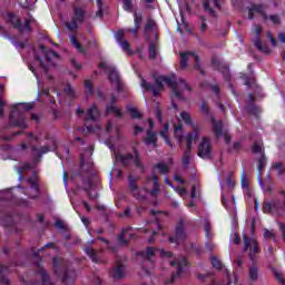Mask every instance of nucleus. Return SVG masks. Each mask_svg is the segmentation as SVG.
Wrapping results in <instances>:
<instances>
[{"label": "nucleus", "instance_id": "obj_6", "mask_svg": "<svg viewBox=\"0 0 285 285\" xmlns=\"http://www.w3.org/2000/svg\"><path fill=\"white\" fill-rule=\"evenodd\" d=\"M170 266L175 268V266H178L177 271L171 274L170 279H166L165 284H175L179 277H181V273H184V266H188V259L186 257H183L178 263L177 261H171Z\"/></svg>", "mask_w": 285, "mask_h": 285}, {"label": "nucleus", "instance_id": "obj_28", "mask_svg": "<svg viewBox=\"0 0 285 285\" xmlns=\"http://www.w3.org/2000/svg\"><path fill=\"white\" fill-rule=\"evenodd\" d=\"M134 150V165L136 166V168H140L141 173H144L145 168H144V164L141 163V156H139V150L137 149L136 146L132 147Z\"/></svg>", "mask_w": 285, "mask_h": 285}, {"label": "nucleus", "instance_id": "obj_36", "mask_svg": "<svg viewBox=\"0 0 285 285\" xmlns=\"http://www.w3.org/2000/svg\"><path fill=\"white\" fill-rule=\"evenodd\" d=\"M117 159L119 163L122 164V166H128V161H130V159H135V155L132 154L119 155L117 156Z\"/></svg>", "mask_w": 285, "mask_h": 285}, {"label": "nucleus", "instance_id": "obj_37", "mask_svg": "<svg viewBox=\"0 0 285 285\" xmlns=\"http://www.w3.org/2000/svg\"><path fill=\"white\" fill-rule=\"evenodd\" d=\"M154 168H157L160 175H168V173H170V168L165 163H158L154 166Z\"/></svg>", "mask_w": 285, "mask_h": 285}, {"label": "nucleus", "instance_id": "obj_38", "mask_svg": "<svg viewBox=\"0 0 285 285\" xmlns=\"http://www.w3.org/2000/svg\"><path fill=\"white\" fill-rule=\"evenodd\" d=\"M80 168L82 173H92L94 164L91 161H83V158L80 160Z\"/></svg>", "mask_w": 285, "mask_h": 285}, {"label": "nucleus", "instance_id": "obj_59", "mask_svg": "<svg viewBox=\"0 0 285 285\" xmlns=\"http://www.w3.org/2000/svg\"><path fill=\"white\" fill-rule=\"evenodd\" d=\"M41 250H43V249L41 248L38 252H33V257H37V259H38L33 264H35L36 268H38V271H39V268H43V267H41V258L39 257V253H41Z\"/></svg>", "mask_w": 285, "mask_h": 285}, {"label": "nucleus", "instance_id": "obj_13", "mask_svg": "<svg viewBox=\"0 0 285 285\" xmlns=\"http://www.w3.org/2000/svg\"><path fill=\"white\" fill-rule=\"evenodd\" d=\"M210 124L213 126L215 137H224V120H217L215 117H212Z\"/></svg>", "mask_w": 285, "mask_h": 285}, {"label": "nucleus", "instance_id": "obj_29", "mask_svg": "<svg viewBox=\"0 0 285 285\" xmlns=\"http://www.w3.org/2000/svg\"><path fill=\"white\" fill-rule=\"evenodd\" d=\"M126 110L129 114L130 119H144V115L137 108L128 105Z\"/></svg>", "mask_w": 285, "mask_h": 285}, {"label": "nucleus", "instance_id": "obj_25", "mask_svg": "<svg viewBox=\"0 0 285 285\" xmlns=\"http://www.w3.org/2000/svg\"><path fill=\"white\" fill-rule=\"evenodd\" d=\"M170 130V126L168 124H165L163 129L160 130L159 135L161 139H164L165 144L169 146V148H173V141H170V138L168 137V131Z\"/></svg>", "mask_w": 285, "mask_h": 285}, {"label": "nucleus", "instance_id": "obj_60", "mask_svg": "<svg viewBox=\"0 0 285 285\" xmlns=\"http://www.w3.org/2000/svg\"><path fill=\"white\" fill-rule=\"evenodd\" d=\"M85 88L88 90L89 95H95V88L92 87L91 80H85Z\"/></svg>", "mask_w": 285, "mask_h": 285}, {"label": "nucleus", "instance_id": "obj_50", "mask_svg": "<svg viewBox=\"0 0 285 285\" xmlns=\"http://www.w3.org/2000/svg\"><path fill=\"white\" fill-rule=\"evenodd\" d=\"M210 262L212 266L216 268V271H222L224 268V264H222L220 261L217 259V257L212 256Z\"/></svg>", "mask_w": 285, "mask_h": 285}, {"label": "nucleus", "instance_id": "obj_40", "mask_svg": "<svg viewBox=\"0 0 285 285\" xmlns=\"http://www.w3.org/2000/svg\"><path fill=\"white\" fill-rule=\"evenodd\" d=\"M33 58H35V61H39L40 68H42L45 72H48V66H46V63L43 62V58L39 56V53H37V49H33Z\"/></svg>", "mask_w": 285, "mask_h": 285}, {"label": "nucleus", "instance_id": "obj_41", "mask_svg": "<svg viewBox=\"0 0 285 285\" xmlns=\"http://www.w3.org/2000/svg\"><path fill=\"white\" fill-rule=\"evenodd\" d=\"M157 45L155 42L149 43V59H153V61H157Z\"/></svg>", "mask_w": 285, "mask_h": 285}, {"label": "nucleus", "instance_id": "obj_45", "mask_svg": "<svg viewBox=\"0 0 285 285\" xmlns=\"http://www.w3.org/2000/svg\"><path fill=\"white\" fill-rule=\"evenodd\" d=\"M120 48H122L124 52H127V55H132V49L130 48V42L128 40H122L121 42H118Z\"/></svg>", "mask_w": 285, "mask_h": 285}, {"label": "nucleus", "instance_id": "obj_30", "mask_svg": "<svg viewBox=\"0 0 285 285\" xmlns=\"http://www.w3.org/2000/svg\"><path fill=\"white\" fill-rule=\"evenodd\" d=\"M218 70V72H222L225 81L230 82V67H228V65H223L220 63V66L216 69Z\"/></svg>", "mask_w": 285, "mask_h": 285}, {"label": "nucleus", "instance_id": "obj_14", "mask_svg": "<svg viewBox=\"0 0 285 285\" xmlns=\"http://www.w3.org/2000/svg\"><path fill=\"white\" fill-rule=\"evenodd\" d=\"M146 135L147 136L142 138V141L145 142V145L153 146V148H158L159 144H158L157 134L148 129Z\"/></svg>", "mask_w": 285, "mask_h": 285}, {"label": "nucleus", "instance_id": "obj_16", "mask_svg": "<svg viewBox=\"0 0 285 285\" xmlns=\"http://www.w3.org/2000/svg\"><path fill=\"white\" fill-rule=\"evenodd\" d=\"M157 249L155 247H147L145 250L138 253L140 257L145 259V262H149L150 266H155L153 262V257H155V252Z\"/></svg>", "mask_w": 285, "mask_h": 285}, {"label": "nucleus", "instance_id": "obj_26", "mask_svg": "<svg viewBox=\"0 0 285 285\" xmlns=\"http://www.w3.org/2000/svg\"><path fill=\"white\" fill-rule=\"evenodd\" d=\"M97 239H98V242H102L104 244H106L107 250H109V253H112V255H117V253H119V246L110 245V240H108V238L98 236Z\"/></svg>", "mask_w": 285, "mask_h": 285}, {"label": "nucleus", "instance_id": "obj_42", "mask_svg": "<svg viewBox=\"0 0 285 285\" xmlns=\"http://www.w3.org/2000/svg\"><path fill=\"white\" fill-rule=\"evenodd\" d=\"M144 22V14L141 12H135L134 13V23L135 28H141V23Z\"/></svg>", "mask_w": 285, "mask_h": 285}, {"label": "nucleus", "instance_id": "obj_19", "mask_svg": "<svg viewBox=\"0 0 285 285\" xmlns=\"http://www.w3.org/2000/svg\"><path fill=\"white\" fill-rule=\"evenodd\" d=\"M8 273H10V267L6 265H0V284L10 285V278H8Z\"/></svg>", "mask_w": 285, "mask_h": 285}, {"label": "nucleus", "instance_id": "obj_1", "mask_svg": "<svg viewBox=\"0 0 285 285\" xmlns=\"http://www.w3.org/2000/svg\"><path fill=\"white\" fill-rule=\"evenodd\" d=\"M140 79L141 88L146 92H153V97H159V94L163 92L165 88L164 83H166V86L171 89L175 97L178 98L179 101H184V96L181 95V91H179V87L177 86V78L161 75H153L155 85L147 82L144 76H140Z\"/></svg>", "mask_w": 285, "mask_h": 285}, {"label": "nucleus", "instance_id": "obj_4", "mask_svg": "<svg viewBox=\"0 0 285 285\" xmlns=\"http://www.w3.org/2000/svg\"><path fill=\"white\" fill-rule=\"evenodd\" d=\"M243 242L245 244L243 253H246V250L249 248V259L255 262V259H257L255 255L261 253L259 243H257L256 239L250 238L248 235L243 236Z\"/></svg>", "mask_w": 285, "mask_h": 285}, {"label": "nucleus", "instance_id": "obj_24", "mask_svg": "<svg viewBox=\"0 0 285 285\" xmlns=\"http://www.w3.org/2000/svg\"><path fill=\"white\" fill-rule=\"evenodd\" d=\"M279 195L284 197L283 203L279 198L273 199L271 202L273 210H282V208H285V190H281Z\"/></svg>", "mask_w": 285, "mask_h": 285}, {"label": "nucleus", "instance_id": "obj_34", "mask_svg": "<svg viewBox=\"0 0 285 285\" xmlns=\"http://www.w3.org/2000/svg\"><path fill=\"white\" fill-rule=\"evenodd\" d=\"M27 170H32V165H30V163H22L21 166L16 167V173L19 175V179H21V175L27 173Z\"/></svg>", "mask_w": 285, "mask_h": 285}, {"label": "nucleus", "instance_id": "obj_47", "mask_svg": "<svg viewBox=\"0 0 285 285\" xmlns=\"http://www.w3.org/2000/svg\"><path fill=\"white\" fill-rule=\"evenodd\" d=\"M83 190L85 193H90L91 190H95V185L92 184V179L87 178L83 180Z\"/></svg>", "mask_w": 285, "mask_h": 285}, {"label": "nucleus", "instance_id": "obj_32", "mask_svg": "<svg viewBox=\"0 0 285 285\" xmlns=\"http://www.w3.org/2000/svg\"><path fill=\"white\" fill-rule=\"evenodd\" d=\"M83 252L88 257L91 258V262H94V264H99V256H97V250H95V248L86 247Z\"/></svg>", "mask_w": 285, "mask_h": 285}, {"label": "nucleus", "instance_id": "obj_61", "mask_svg": "<svg viewBox=\"0 0 285 285\" xmlns=\"http://www.w3.org/2000/svg\"><path fill=\"white\" fill-rule=\"evenodd\" d=\"M274 276L276 278V281L281 284V285H285V278H284V274L275 271L274 272Z\"/></svg>", "mask_w": 285, "mask_h": 285}, {"label": "nucleus", "instance_id": "obj_46", "mask_svg": "<svg viewBox=\"0 0 285 285\" xmlns=\"http://www.w3.org/2000/svg\"><path fill=\"white\" fill-rule=\"evenodd\" d=\"M258 277L259 273L257 266L249 267V279H252L253 282H257Z\"/></svg>", "mask_w": 285, "mask_h": 285}, {"label": "nucleus", "instance_id": "obj_53", "mask_svg": "<svg viewBox=\"0 0 285 285\" xmlns=\"http://www.w3.org/2000/svg\"><path fill=\"white\" fill-rule=\"evenodd\" d=\"M200 110L204 115H210V107L208 106V101L202 100Z\"/></svg>", "mask_w": 285, "mask_h": 285}, {"label": "nucleus", "instance_id": "obj_58", "mask_svg": "<svg viewBox=\"0 0 285 285\" xmlns=\"http://www.w3.org/2000/svg\"><path fill=\"white\" fill-rule=\"evenodd\" d=\"M264 239H274V242H276V237L275 234L273 232H271L269 229H264V234H263Z\"/></svg>", "mask_w": 285, "mask_h": 285}, {"label": "nucleus", "instance_id": "obj_62", "mask_svg": "<svg viewBox=\"0 0 285 285\" xmlns=\"http://www.w3.org/2000/svg\"><path fill=\"white\" fill-rule=\"evenodd\" d=\"M70 63L75 70H81L83 68V66H81V63H79L76 58H70Z\"/></svg>", "mask_w": 285, "mask_h": 285}, {"label": "nucleus", "instance_id": "obj_43", "mask_svg": "<svg viewBox=\"0 0 285 285\" xmlns=\"http://www.w3.org/2000/svg\"><path fill=\"white\" fill-rule=\"evenodd\" d=\"M65 95H67V97H69V99L71 100L77 99V94L75 92V89H72V86H70V83L66 86Z\"/></svg>", "mask_w": 285, "mask_h": 285}, {"label": "nucleus", "instance_id": "obj_35", "mask_svg": "<svg viewBox=\"0 0 285 285\" xmlns=\"http://www.w3.org/2000/svg\"><path fill=\"white\" fill-rule=\"evenodd\" d=\"M203 8H204L205 12H208L210 14V17H214V19H217V12L210 6V1L209 0H204Z\"/></svg>", "mask_w": 285, "mask_h": 285}, {"label": "nucleus", "instance_id": "obj_15", "mask_svg": "<svg viewBox=\"0 0 285 285\" xmlns=\"http://www.w3.org/2000/svg\"><path fill=\"white\" fill-rule=\"evenodd\" d=\"M39 50H41L46 61H52V59H59V53L52 49H48V47L43 45L38 46Z\"/></svg>", "mask_w": 285, "mask_h": 285}, {"label": "nucleus", "instance_id": "obj_20", "mask_svg": "<svg viewBox=\"0 0 285 285\" xmlns=\"http://www.w3.org/2000/svg\"><path fill=\"white\" fill-rule=\"evenodd\" d=\"M36 275H39L41 277V285H55V283H52L50 276H48V272L45 268L37 269Z\"/></svg>", "mask_w": 285, "mask_h": 285}, {"label": "nucleus", "instance_id": "obj_7", "mask_svg": "<svg viewBox=\"0 0 285 285\" xmlns=\"http://www.w3.org/2000/svg\"><path fill=\"white\" fill-rule=\"evenodd\" d=\"M197 155L200 159H213V145L208 137H203L198 146Z\"/></svg>", "mask_w": 285, "mask_h": 285}, {"label": "nucleus", "instance_id": "obj_52", "mask_svg": "<svg viewBox=\"0 0 285 285\" xmlns=\"http://www.w3.org/2000/svg\"><path fill=\"white\" fill-rule=\"evenodd\" d=\"M158 253L163 259H173V252H167L166 249H158Z\"/></svg>", "mask_w": 285, "mask_h": 285}, {"label": "nucleus", "instance_id": "obj_48", "mask_svg": "<svg viewBox=\"0 0 285 285\" xmlns=\"http://www.w3.org/2000/svg\"><path fill=\"white\" fill-rule=\"evenodd\" d=\"M272 168H274L275 170H277V177H282V175L285 174V168H284V164L282 163H275L272 165Z\"/></svg>", "mask_w": 285, "mask_h": 285}, {"label": "nucleus", "instance_id": "obj_33", "mask_svg": "<svg viewBox=\"0 0 285 285\" xmlns=\"http://www.w3.org/2000/svg\"><path fill=\"white\" fill-rule=\"evenodd\" d=\"M245 110L248 115H250L252 117H257V115H259V107H257V105H255V102H249L246 107Z\"/></svg>", "mask_w": 285, "mask_h": 285}, {"label": "nucleus", "instance_id": "obj_31", "mask_svg": "<svg viewBox=\"0 0 285 285\" xmlns=\"http://www.w3.org/2000/svg\"><path fill=\"white\" fill-rule=\"evenodd\" d=\"M180 118L187 126H191L194 130L197 129V127H195V120H193V117H190V114H188V111H183L180 114Z\"/></svg>", "mask_w": 285, "mask_h": 285}, {"label": "nucleus", "instance_id": "obj_64", "mask_svg": "<svg viewBox=\"0 0 285 285\" xmlns=\"http://www.w3.org/2000/svg\"><path fill=\"white\" fill-rule=\"evenodd\" d=\"M115 39L117 43H121V41H126V39H124V30H118L115 35Z\"/></svg>", "mask_w": 285, "mask_h": 285}, {"label": "nucleus", "instance_id": "obj_12", "mask_svg": "<svg viewBox=\"0 0 285 285\" xmlns=\"http://www.w3.org/2000/svg\"><path fill=\"white\" fill-rule=\"evenodd\" d=\"M264 168H266V154L263 151L261 157L258 158V167H257V181H258V186H261V188H264V181H262V177H264Z\"/></svg>", "mask_w": 285, "mask_h": 285}, {"label": "nucleus", "instance_id": "obj_5", "mask_svg": "<svg viewBox=\"0 0 285 285\" xmlns=\"http://www.w3.org/2000/svg\"><path fill=\"white\" fill-rule=\"evenodd\" d=\"M186 220L180 218L175 228V235L169 236L170 244H179L186 239Z\"/></svg>", "mask_w": 285, "mask_h": 285}, {"label": "nucleus", "instance_id": "obj_11", "mask_svg": "<svg viewBox=\"0 0 285 285\" xmlns=\"http://www.w3.org/2000/svg\"><path fill=\"white\" fill-rule=\"evenodd\" d=\"M7 23H10L12 26L13 30H18L20 35H23V22L21 21V18H19L14 12H8L7 13Z\"/></svg>", "mask_w": 285, "mask_h": 285}, {"label": "nucleus", "instance_id": "obj_51", "mask_svg": "<svg viewBox=\"0 0 285 285\" xmlns=\"http://www.w3.org/2000/svg\"><path fill=\"white\" fill-rule=\"evenodd\" d=\"M266 4L264 3H258V4H253L252 10L256 11L258 14H262L263 12H266Z\"/></svg>", "mask_w": 285, "mask_h": 285}, {"label": "nucleus", "instance_id": "obj_10", "mask_svg": "<svg viewBox=\"0 0 285 285\" xmlns=\"http://www.w3.org/2000/svg\"><path fill=\"white\" fill-rule=\"evenodd\" d=\"M190 57L194 58L195 61V66L194 68H199L200 66V60H199V56H197L195 52L193 51H184L180 53L179 59H180V68L186 69L188 68V60L190 59Z\"/></svg>", "mask_w": 285, "mask_h": 285}, {"label": "nucleus", "instance_id": "obj_57", "mask_svg": "<svg viewBox=\"0 0 285 285\" xmlns=\"http://www.w3.org/2000/svg\"><path fill=\"white\" fill-rule=\"evenodd\" d=\"M190 166V154L184 153L183 154V167L188 168Z\"/></svg>", "mask_w": 285, "mask_h": 285}, {"label": "nucleus", "instance_id": "obj_55", "mask_svg": "<svg viewBox=\"0 0 285 285\" xmlns=\"http://www.w3.org/2000/svg\"><path fill=\"white\" fill-rule=\"evenodd\" d=\"M263 213L265 215H268V213H272L273 210V205L271 202H263V208H262Z\"/></svg>", "mask_w": 285, "mask_h": 285}, {"label": "nucleus", "instance_id": "obj_39", "mask_svg": "<svg viewBox=\"0 0 285 285\" xmlns=\"http://www.w3.org/2000/svg\"><path fill=\"white\" fill-rule=\"evenodd\" d=\"M0 219L3 222V226L10 227L12 226V216L7 215L6 213L0 210Z\"/></svg>", "mask_w": 285, "mask_h": 285}, {"label": "nucleus", "instance_id": "obj_56", "mask_svg": "<svg viewBox=\"0 0 285 285\" xmlns=\"http://www.w3.org/2000/svg\"><path fill=\"white\" fill-rule=\"evenodd\" d=\"M122 8L126 12H132V0H122Z\"/></svg>", "mask_w": 285, "mask_h": 285}, {"label": "nucleus", "instance_id": "obj_23", "mask_svg": "<svg viewBox=\"0 0 285 285\" xmlns=\"http://www.w3.org/2000/svg\"><path fill=\"white\" fill-rule=\"evenodd\" d=\"M125 267L122 264L114 267L110 272V275L114 279H124Z\"/></svg>", "mask_w": 285, "mask_h": 285}, {"label": "nucleus", "instance_id": "obj_49", "mask_svg": "<svg viewBox=\"0 0 285 285\" xmlns=\"http://www.w3.org/2000/svg\"><path fill=\"white\" fill-rule=\"evenodd\" d=\"M213 229V224L209 220L205 222V237L207 239H213V234H210V230Z\"/></svg>", "mask_w": 285, "mask_h": 285}, {"label": "nucleus", "instance_id": "obj_44", "mask_svg": "<svg viewBox=\"0 0 285 285\" xmlns=\"http://www.w3.org/2000/svg\"><path fill=\"white\" fill-rule=\"evenodd\" d=\"M6 108V101H3V85H0V117L3 119L4 112L3 109Z\"/></svg>", "mask_w": 285, "mask_h": 285}, {"label": "nucleus", "instance_id": "obj_17", "mask_svg": "<svg viewBox=\"0 0 285 285\" xmlns=\"http://www.w3.org/2000/svg\"><path fill=\"white\" fill-rule=\"evenodd\" d=\"M88 118L85 119V124H88V121H98L99 119V108H97V105L91 106L87 110Z\"/></svg>", "mask_w": 285, "mask_h": 285}, {"label": "nucleus", "instance_id": "obj_22", "mask_svg": "<svg viewBox=\"0 0 285 285\" xmlns=\"http://www.w3.org/2000/svg\"><path fill=\"white\" fill-rule=\"evenodd\" d=\"M132 227H127L126 229H122L117 237L118 246H121L122 248H126L128 244H130V240L126 239V232L130 230Z\"/></svg>", "mask_w": 285, "mask_h": 285}, {"label": "nucleus", "instance_id": "obj_3", "mask_svg": "<svg viewBox=\"0 0 285 285\" xmlns=\"http://www.w3.org/2000/svg\"><path fill=\"white\" fill-rule=\"evenodd\" d=\"M53 273L61 277L65 285H72L77 277V272L70 268V263L61 257H53Z\"/></svg>", "mask_w": 285, "mask_h": 285}, {"label": "nucleus", "instance_id": "obj_63", "mask_svg": "<svg viewBox=\"0 0 285 285\" xmlns=\"http://www.w3.org/2000/svg\"><path fill=\"white\" fill-rule=\"evenodd\" d=\"M155 26H157L155 20L148 19L147 22H146V26H145V31L155 29Z\"/></svg>", "mask_w": 285, "mask_h": 285}, {"label": "nucleus", "instance_id": "obj_18", "mask_svg": "<svg viewBox=\"0 0 285 285\" xmlns=\"http://www.w3.org/2000/svg\"><path fill=\"white\" fill-rule=\"evenodd\" d=\"M72 19L79 23H83L86 21V10L81 7H75Z\"/></svg>", "mask_w": 285, "mask_h": 285}, {"label": "nucleus", "instance_id": "obj_8", "mask_svg": "<svg viewBox=\"0 0 285 285\" xmlns=\"http://www.w3.org/2000/svg\"><path fill=\"white\" fill-rule=\"evenodd\" d=\"M263 32L262 26L256 24L255 26V41H254V46L255 48L258 50V52H263L264 55H271V47H268V45H263L262 43V38L259 37Z\"/></svg>", "mask_w": 285, "mask_h": 285}, {"label": "nucleus", "instance_id": "obj_9", "mask_svg": "<svg viewBox=\"0 0 285 285\" xmlns=\"http://www.w3.org/2000/svg\"><path fill=\"white\" fill-rule=\"evenodd\" d=\"M107 75L110 83H116L117 91L124 92V82L121 81V77H119L117 69L115 67H109Z\"/></svg>", "mask_w": 285, "mask_h": 285}, {"label": "nucleus", "instance_id": "obj_54", "mask_svg": "<svg viewBox=\"0 0 285 285\" xmlns=\"http://www.w3.org/2000/svg\"><path fill=\"white\" fill-rule=\"evenodd\" d=\"M79 22L77 20H75L73 18H71L70 23H67V28L68 30H70L71 32H75V30H79Z\"/></svg>", "mask_w": 285, "mask_h": 285}, {"label": "nucleus", "instance_id": "obj_21", "mask_svg": "<svg viewBox=\"0 0 285 285\" xmlns=\"http://www.w3.org/2000/svg\"><path fill=\"white\" fill-rule=\"evenodd\" d=\"M106 115H115L118 119L124 117V112L117 107V105H107Z\"/></svg>", "mask_w": 285, "mask_h": 285}, {"label": "nucleus", "instance_id": "obj_27", "mask_svg": "<svg viewBox=\"0 0 285 285\" xmlns=\"http://www.w3.org/2000/svg\"><path fill=\"white\" fill-rule=\"evenodd\" d=\"M127 181L129 185V190L131 193H137V190H139V185H137V181H139V177H135L132 175H128L127 176Z\"/></svg>", "mask_w": 285, "mask_h": 285}, {"label": "nucleus", "instance_id": "obj_2", "mask_svg": "<svg viewBox=\"0 0 285 285\" xmlns=\"http://www.w3.org/2000/svg\"><path fill=\"white\" fill-rule=\"evenodd\" d=\"M35 108V104H24L20 102L11 109L9 114V124L10 126H16L17 128H22L27 130L28 121L26 120V112H30Z\"/></svg>", "mask_w": 285, "mask_h": 285}]
</instances>
